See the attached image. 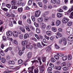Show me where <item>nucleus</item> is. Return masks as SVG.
Returning <instances> with one entry per match:
<instances>
[{
    "label": "nucleus",
    "mask_w": 73,
    "mask_h": 73,
    "mask_svg": "<svg viewBox=\"0 0 73 73\" xmlns=\"http://www.w3.org/2000/svg\"><path fill=\"white\" fill-rule=\"evenodd\" d=\"M18 62L19 64H22V63L23 62V60L21 59H20L18 60Z\"/></svg>",
    "instance_id": "46"
},
{
    "label": "nucleus",
    "mask_w": 73,
    "mask_h": 73,
    "mask_svg": "<svg viewBox=\"0 0 73 73\" xmlns=\"http://www.w3.org/2000/svg\"><path fill=\"white\" fill-rule=\"evenodd\" d=\"M56 61L54 58L52 57L51 60V61L53 63H54V62H56Z\"/></svg>",
    "instance_id": "30"
},
{
    "label": "nucleus",
    "mask_w": 73,
    "mask_h": 73,
    "mask_svg": "<svg viewBox=\"0 0 73 73\" xmlns=\"http://www.w3.org/2000/svg\"><path fill=\"white\" fill-rule=\"evenodd\" d=\"M23 9L22 7L19 8L18 9V11L19 13H21L23 12Z\"/></svg>",
    "instance_id": "10"
},
{
    "label": "nucleus",
    "mask_w": 73,
    "mask_h": 73,
    "mask_svg": "<svg viewBox=\"0 0 73 73\" xmlns=\"http://www.w3.org/2000/svg\"><path fill=\"white\" fill-rule=\"evenodd\" d=\"M72 38H73V36H69L68 38V41H72Z\"/></svg>",
    "instance_id": "15"
},
{
    "label": "nucleus",
    "mask_w": 73,
    "mask_h": 73,
    "mask_svg": "<svg viewBox=\"0 0 73 73\" xmlns=\"http://www.w3.org/2000/svg\"><path fill=\"white\" fill-rule=\"evenodd\" d=\"M63 42L64 45H66V44H67V42L66 41L67 40L65 38H64L63 39Z\"/></svg>",
    "instance_id": "19"
},
{
    "label": "nucleus",
    "mask_w": 73,
    "mask_h": 73,
    "mask_svg": "<svg viewBox=\"0 0 73 73\" xmlns=\"http://www.w3.org/2000/svg\"><path fill=\"white\" fill-rule=\"evenodd\" d=\"M62 60L63 61H66L67 60V56H64L62 57Z\"/></svg>",
    "instance_id": "32"
},
{
    "label": "nucleus",
    "mask_w": 73,
    "mask_h": 73,
    "mask_svg": "<svg viewBox=\"0 0 73 73\" xmlns=\"http://www.w3.org/2000/svg\"><path fill=\"white\" fill-rule=\"evenodd\" d=\"M37 46L39 48H41V44L40 43V42H38L37 43Z\"/></svg>",
    "instance_id": "45"
},
{
    "label": "nucleus",
    "mask_w": 73,
    "mask_h": 73,
    "mask_svg": "<svg viewBox=\"0 0 73 73\" xmlns=\"http://www.w3.org/2000/svg\"><path fill=\"white\" fill-rule=\"evenodd\" d=\"M6 34L8 36H11L12 35V32L11 31H8L6 32Z\"/></svg>",
    "instance_id": "8"
},
{
    "label": "nucleus",
    "mask_w": 73,
    "mask_h": 73,
    "mask_svg": "<svg viewBox=\"0 0 73 73\" xmlns=\"http://www.w3.org/2000/svg\"><path fill=\"white\" fill-rule=\"evenodd\" d=\"M25 28L27 31H31V30L29 28H28V27L27 26H26L25 27Z\"/></svg>",
    "instance_id": "61"
},
{
    "label": "nucleus",
    "mask_w": 73,
    "mask_h": 73,
    "mask_svg": "<svg viewBox=\"0 0 73 73\" xmlns=\"http://www.w3.org/2000/svg\"><path fill=\"white\" fill-rule=\"evenodd\" d=\"M35 69V66H33L31 67V68L30 67L28 68L29 70V73H33V70Z\"/></svg>",
    "instance_id": "3"
},
{
    "label": "nucleus",
    "mask_w": 73,
    "mask_h": 73,
    "mask_svg": "<svg viewBox=\"0 0 73 73\" xmlns=\"http://www.w3.org/2000/svg\"><path fill=\"white\" fill-rule=\"evenodd\" d=\"M64 70H67L68 68L67 67H64L63 68Z\"/></svg>",
    "instance_id": "60"
},
{
    "label": "nucleus",
    "mask_w": 73,
    "mask_h": 73,
    "mask_svg": "<svg viewBox=\"0 0 73 73\" xmlns=\"http://www.w3.org/2000/svg\"><path fill=\"white\" fill-rule=\"evenodd\" d=\"M52 30L53 31V32H56L57 31V30L56 29V28L55 27H52L51 28Z\"/></svg>",
    "instance_id": "41"
},
{
    "label": "nucleus",
    "mask_w": 73,
    "mask_h": 73,
    "mask_svg": "<svg viewBox=\"0 0 73 73\" xmlns=\"http://www.w3.org/2000/svg\"><path fill=\"white\" fill-rule=\"evenodd\" d=\"M41 14V11H40L38 10L36 11L35 14V16L36 17H39L40 15Z\"/></svg>",
    "instance_id": "2"
},
{
    "label": "nucleus",
    "mask_w": 73,
    "mask_h": 73,
    "mask_svg": "<svg viewBox=\"0 0 73 73\" xmlns=\"http://www.w3.org/2000/svg\"><path fill=\"white\" fill-rule=\"evenodd\" d=\"M17 4L18 5H22V3L21 1H17Z\"/></svg>",
    "instance_id": "27"
},
{
    "label": "nucleus",
    "mask_w": 73,
    "mask_h": 73,
    "mask_svg": "<svg viewBox=\"0 0 73 73\" xmlns=\"http://www.w3.org/2000/svg\"><path fill=\"white\" fill-rule=\"evenodd\" d=\"M62 41H63V39H60L59 40V44H61V42H62Z\"/></svg>",
    "instance_id": "59"
},
{
    "label": "nucleus",
    "mask_w": 73,
    "mask_h": 73,
    "mask_svg": "<svg viewBox=\"0 0 73 73\" xmlns=\"http://www.w3.org/2000/svg\"><path fill=\"white\" fill-rule=\"evenodd\" d=\"M54 58H55L56 60H58L59 59V56L57 55H55L54 56Z\"/></svg>",
    "instance_id": "56"
},
{
    "label": "nucleus",
    "mask_w": 73,
    "mask_h": 73,
    "mask_svg": "<svg viewBox=\"0 0 73 73\" xmlns=\"http://www.w3.org/2000/svg\"><path fill=\"white\" fill-rule=\"evenodd\" d=\"M11 4L13 6L15 5V0H13L11 1Z\"/></svg>",
    "instance_id": "26"
},
{
    "label": "nucleus",
    "mask_w": 73,
    "mask_h": 73,
    "mask_svg": "<svg viewBox=\"0 0 73 73\" xmlns=\"http://www.w3.org/2000/svg\"><path fill=\"white\" fill-rule=\"evenodd\" d=\"M3 41H6V37H5V36H3Z\"/></svg>",
    "instance_id": "63"
},
{
    "label": "nucleus",
    "mask_w": 73,
    "mask_h": 73,
    "mask_svg": "<svg viewBox=\"0 0 73 73\" xmlns=\"http://www.w3.org/2000/svg\"><path fill=\"white\" fill-rule=\"evenodd\" d=\"M73 11V6H72L71 7V8L68 11H67V13L68 14V13H69L71 12H72V11Z\"/></svg>",
    "instance_id": "12"
},
{
    "label": "nucleus",
    "mask_w": 73,
    "mask_h": 73,
    "mask_svg": "<svg viewBox=\"0 0 73 73\" xmlns=\"http://www.w3.org/2000/svg\"><path fill=\"white\" fill-rule=\"evenodd\" d=\"M56 3L57 4H60V0H56Z\"/></svg>",
    "instance_id": "64"
},
{
    "label": "nucleus",
    "mask_w": 73,
    "mask_h": 73,
    "mask_svg": "<svg viewBox=\"0 0 73 73\" xmlns=\"http://www.w3.org/2000/svg\"><path fill=\"white\" fill-rule=\"evenodd\" d=\"M31 62L32 63V65L34 64V63H35V65H36V63H38V61L37 60H34L33 61H31Z\"/></svg>",
    "instance_id": "11"
},
{
    "label": "nucleus",
    "mask_w": 73,
    "mask_h": 73,
    "mask_svg": "<svg viewBox=\"0 0 73 73\" xmlns=\"http://www.w3.org/2000/svg\"><path fill=\"white\" fill-rule=\"evenodd\" d=\"M25 9L26 10H29L30 9V8H29L28 6H26L25 8Z\"/></svg>",
    "instance_id": "51"
},
{
    "label": "nucleus",
    "mask_w": 73,
    "mask_h": 73,
    "mask_svg": "<svg viewBox=\"0 0 73 73\" xmlns=\"http://www.w3.org/2000/svg\"><path fill=\"white\" fill-rule=\"evenodd\" d=\"M42 60L43 62H46V58L44 57V56H43L42 57Z\"/></svg>",
    "instance_id": "24"
},
{
    "label": "nucleus",
    "mask_w": 73,
    "mask_h": 73,
    "mask_svg": "<svg viewBox=\"0 0 73 73\" xmlns=\"http://www.w3.org/2000/svg\"><path fill=\"white\" fill-rule=\"evenodd\" d=\"M32 3V0H29L28 2V5H31Z\"/></svg>",
    "instance_id": "31"
},
{
    "label": "nucleus",
    "mask_w": 73,
    "mask_h": 73,
    "mask_svg": "<svg viewBox=\"0 0 73 73\" xmlns=\"http://www.w3.org/2000/svg\"><path fill=\"white\" fill-rule=\"evenodd\" d=\"M27 43V42L26 40H23L22 41V44L23 45H25Z\"/></svg>",
    "instance_id": "36"
},
{
    "label": "nucleus",
    "mask_w": 73,
    "mask_h": 73,
    "mask_svg": "<svg viewBox=\"0 0 73 73\" xmlns=\"http://www.w3.org/2000/svg\"><path fill=\"white\" fill-rule=\"evenodd\" d=\"M69 19L67 18L64 17L62 19V22L63 23H67L69 21Z\"/></svg>",
    "instance_id": "5"
},
{
    "label": "nucleus",
    "mask_w": 73,
    "mask_h": 73,
    "mask_svg": "<svg viewBox=\"0 0 73 73\" xmlns=\"http://www.w3.org/2000/svg\"><path fill=\"white\" fill-rule=\"evenodd\" d=\"M1 61L2 63H5V59L3 58H1Z\"/></svg>",
    "instance_id": "33"
},
{
    "label": "nucleus",
    "mask_w": 73,
    "mask_h": 73,
    "mask_svg": "<svg viewBox=\"0 0 73 73\" xmlns=\"http://www.w3.org/2000/svg\"><path fill=\"white\" fill-rule=\"evenodd\" d=\"M31 19L33 21L35 22L36 21V18L34 16H32L31 17Z\"/></svg>",
    "instance_id": "23"
},
{
    "label": "nucleus",
    "mask_w": 73,
    "mask_h": 73,
    "mask_svg": "<svg viewBox=\"0 0 73 73\" xmlns=\"http://www.w3.org/2000/svg\"><path fill=\"white\" fill-rule=\"evenodd\" d=\"M1 8L3 10V11H8V9L5 8H3V6H2L1 7Z\"/></svg>",
    "instance_id": "29"
},
{
    "label": "nucleus",
    "mask_w": 73,
    "mask_h": 73,
    "mask_svg": "<svg viewBox=\"0 0 73 73\" xmlns=\"http://www.w3.org/2000/svg\"><path fill=\"white\" fill-rule=\"evenodd\" d=\"M43 21V19L42 17H40L38 19V22L40 23V22H42Z\"/></svg>",
    "instance_id": "9"
},
{
    "label": "nucleus",
    "mask_w": 73,
    "mask_h": 73,
    "mask_svg": "<svg viewBox=\"0 0 73 73\" xmlns=\"http://www.w3.org/2000/svg\"><path fill=\"white\" fill-rule=\"evenodd\" d=\"M47 71L48 72H50L52 70V68L50 67H49L47 69Z\"/></svg>",
    "instance_id": "42"
},
{
    "label": "nucleus",
    "mask_w": 73,
    "mask_h": 73,
    "mask_svg": "<svg viewBox=\"0 0 73 73\" xmlns=\"http://www.w3.org/2000/svg\"><path fill=\"white\" fill-rule=\"evenodd\" d=\"M57 55L59 56H60V57H62V56H64V54H62L58 53L57 54Z\"/></svg>",
    "instance_id": "53"
},
{
    "label": "nucleus",
    "mask_w": 73,
    "mask_h": 73,
    "mask_svg": "<svg viewBox=\"0 0 73 73\" xmlns=\"http://www.w3.org/2000/svg\"><path fill=\"white\" fill-rule=\"evenodd\" d=\"M41 24L42 25V29H44L46 27V26H45V24H44V23H41Z\"/></svg>",
    "instance_id": "18"
},
{
    "label": "nucleus",
    "mask_w": 73,
    "mask_h": 73,
    "mask_svg": "<svg viewBox=\"0 0 73 73\" xmlns=\"http://www.w3.org/2000/svg\"><path fill=\"white\" fill-rule=\"evenodd\" d=\"M9 64H12V65H14L15 64V62L13 61L9 60L8 62Z\"/></svg>",
    "instance_id": "16"
},
{
    "label": "nucleus",
    "mask_w": 73,
    "mask_h": 73,
    "mask_svg": "<svg viewBox=\"0 0 73 73\" xmlns=\"http://www.w3.org/2000/svg\"><path fill=\"white\" fill-rule=\"evenodd\" d=\"M0 54H1V55L2 56H4V53L3 51L1 49H0Z\"/></svg>",
    "instance_id": "22"
},
{
    "label": "nucleus",
    "mask_w": 73,
    "mask_h": 73,
    "mask_svg": "<svg viewBox=\"0 0 73 73\" xmlns=\"http://www.w3.org/2000/svg\"><path fill=\"white\" fill-rule=\"evenodd\" d=\"M29 37V35L28 34H26L24 35V38L25 39H26L27 38Z\"/></svg>",
    "instance_id": "25"
},
{
    "label": "nucleus",
    "mask_w": 73,
    "mask_h": 73,
    "mask_svg": "<svg viewBox=\"0 0 73 73\" xmlns=\"http://www.w3.org/2000/svg\"><path fill=\"white\" fill-rule=\"evenodd\" d=\"M6 6L8 8H10L11 7V5L10 4H7L6 5Z\"/></svg>",
    "instance_id": "49"
},
{
    "label": "nucleus",
    "mask_w": 73,
    "mask_h": 73,
    "mask_svg": "<svg viewBox=\"0 0 73 73\" xmlns=\"http://www.w3.org/2000/svg\"><path fill=\"white\" fill-rule=\"evenodd\" d=\"M62 13H58L57 14V17L59 18H60V17H62Z\"/></svg>",
    "instance_id": "20"
},
{
    "label": "nucleus",
    "mask_w": 73,
    "mask_h": 73,
    "mask_svg": "<svg viewBox=\"0 0 73 73\" xmlns=\"http://www.w3.org/2000/svg\"><path fill=\"white\" fill-rule=\"evenodd\" d=\"M44 65H45V64H43L42 66L39 67V70L42 72H43L45 70Z\"/></svg>",
    "instance_id": "1"
},
{
    "label": "nucleus",
    "mask_w": 73,
    "mask_h": 73,
    "mask_svg": "<svg viewBox=\"0 0 73 73\" xmlns=\"http://www.w3.org/2000/svg\"><path fill=\"white\" fill-rule=\"evenodd\" d=\"M70 19H73V11L71 13L70 15L69 16Z\"/></svg>",
    "instance_id": "44"
},
{
    "label": "nucleus",
    "mask_w": 73,
    "mask_h": 73,
    "mask_svg": "<svg viewBox=\"0 0 73 73\" xmlns=\"http://www.w3.org/2000/svg\"><path fill=\"white\" fill-rule=\"evenodd\" d=\"M49 13V12L48 11H47L45 12L43 14V16H45L46 15H48Z\"/></svg>",
    "instance_id": "17"
},
{
    "label": "nucleus",
    "mask_w": 73,
    "mask_h": 73,
    "mask_svg": "<svg viewBox=\"0 0 73 73\" xmlns=\"http://www.w3.org/2000/svg\"><path fill=\"white\" fill-rule=\"evenodd\" d=\"M67 34L68 35H71V28L70 27L68 28L66 30Z\"/></svg>",
    "instance_id": "4"
},
{
    "label": "nucleus",
    "mask_w": 73,
    "mask_h": 73,
    "mask_svg": "<svg viewBox=\"0 0 73 73\" xmlns=\"http://www.w3.org/2000/svg\"><path fill=\"white\" fill-rule=\"evenodd\" d=\"M46 34L48 36H51V32L49 31H47L46 32Z\"/></svg>",
    "instance_id": "14"
},
{
    "label": "nucleus",
    "mask_w": 73,
    "mask_h": 73,
    "mask_svg": "<svg viewBox=\"0 0 73 73\" xmlns=\"http://www.w3.org/2000/svg\"><path fill=\"white\" fill-rule=\"evenodd\" d=\"M57 36H58V37H61V34H60V33H57Z\"/></svg>",
    "instance_id": "48"
},
{
    "label": "nucleus",
    "mask_w": 73,
    "mask_h": 73,
    "mask_svg": "<svg viewBox=\"0 0 73 73\" xmlns=\"http://www.w3.org/2000/svg\"><path fill=\"white\" fill-rule=\"evenodd\" d=\"M13 35L15 37H17L18 36V33L16 31H13Z\"/></svg>",
    "instance_id": "7"
},
{
    "label": "nucleus",
    "mask_w": 73,
    "mask_h": 73,
    "mask_svg": "<svg viewBox=\"0 0 73 73\" xmlns=\"http://www.w3.org/2000/svg\"><path fill=\"white\" fill-rule=\"evenodd\" d=\"M32 55V52H29L28 53L27 55V57L29 59H31Z\"/></svg>",
    "instance_id": "6"
},
{
    "label": "nucleus",
    "mask_w": 73,
    "mask_h": 73,
    "mask_svg": "<svg viewBox=\"0 0 73 73\" xmlns=\"http://www.w3.org/2000/svg\"><path fill=\"white\" fill-rule=\"evenodd\" d=\"M68 60H72V55L70 54L68 56Z\"/></svg>",
    "instance_id": "40"
},
{
    "label": "nucleus",
    "mask_w": 73,
    "mask_h": 73,
    "mask_svg": "<svg viewBox=\"0 0 73 73\" xmlns=\"http://www.w3.org/2000/svg\"><path fill=\"white\" fill-rule=\"evenodd\" d=\"M27 22L29 24H31V19H27Z\"/></svg>",
    "instance_id": "50"
},
{
    "label": "nucleus",
    "mask_w": 73,
    "mask_h": 73,
    "mask_svg": "<svg viewBox=\"0 0 73 73\" xmlns=\"http://www.w3.org/2000/svg\"><path fill=\"white\" fill-rule=\"evenodd\" d=\"M46 50L47 52H49L51 50V47L50 46H48L46 48Z\"/></svg>",
    "instance_id": "13"
},
{
    "label": "nucleus",
    "mask_w": 73,
    "mask_h": 73,
    "mask_svg": "<svg viewBox=\"0 0 73 73\" xmlns=\"http://www.w3.org/2000/svg\"><path fill=\"white\" fill-rule=\"evenodd\" d=\"M19 38L21 40H22L23 38V35H21L19 36Z\"/></svg>",
    "instance_id": "54"
},
{
    "label": "nucleus",
    "mask_w": 73,
    "mask_h": 73,
    "mask_svg": "<svg viewBox=\"0 0 73 73\" xmlns=\"http://www.w3.org/2000/svg\"><path fill=\"white\" fill-rule=\"evenodd\" d=\"M34 24L36 27V28H37L39 27V24H36V23L35 22H34Z\"/></svg>",
    "instance_id": "47"
},
{
    "label": "nucleus",
    "mask_w": 73,
    "mask_h": 73,
    "mask_svg": "<svg viewBox=\"0 0 73 73\" xmlns=\"http://www.w3.org/2000/svg\"><path fill=\"white\" fill-rule=\"evenodd\" d=\"M62 9L64 11H66L68 9V7L66 6H64L63 7Z\"/></svg>",
    "instance_id": "37"
},
{
    "label": "nucleus",
    "mask_w": 73,
    "mask_h": 73,
    "mask_svg": "<svg viewBox=\"0 0 73 73\" xmlns=\"http://www.w3.org/2000/svg\"><path fill=\"white\" fill-rule=\"evenodd\" d=\"M20 30H21V31H22L23 32H25V29H24V28H23L22 27H20Z\"/></svg>",
    "instance_id": "38"
},
{
    "label": "nucleus",
    "mask_w": 73,
    "mask_h": 73,
    "mask_svg": "<svg viewBox=\"0 0 73 73\" xmlns=\"http://www.w3.org/2000/svg\"><path fill=\"white\" fill-rule=\"evenodd\" d=\"M5 46V45L4 44L2 43L1 44V48L2 49H4V47Z\"/></svg>",
    "instance_id": "62"
},
{
    "label": "nucleus",
    "mask_w": 73,
    "mask_h": 73,
    "mask_svg": "<svg viewBox=\"0 0 73 73\" xmlns=\"http://www.w3.org/2000/svg\"><path fill=\"white\" fill-rule=\"evenodd\" d=\"M73 23L72 21H69L67 23V25L69 27H70V26H71L72 25Z\"/></svg>",
    "instance_id": "28"
},
{
    "label": "nucleus",
    "mask_w": 73,
    "mask_h": 73,
    "mask_svg": "<svg viewBox=\"0 0 73 73\" xmlns=\"http://www.w3.org/2000/svg\"><path fill=\"white\" fill-rule=\"evenodd\" d=\"M36 32L37 33H40V30L39 29L36 28Z\"/></svg>",
    "instance_id": "55"
},
{
    "label": "nucleus",
    "mask_w": 73,
    "mask_h": 73,
    "mask_svg": "<svg viewBox=\"0 0 73 73\" xmlns=\"http://www.w3.org/2000/svg\"><path fill=\"white\" fill-rule=\"evenodd\" d=\"M34 73H38V68L34 69Z\"/></svg>",
    "instance_id": "34"
},
{
    "label": "nucleus",
    "mask_w": 73,
    "mask_h": 73,
    "mask_svg": "<svg viewBox=\"0 0 73 73\" xmlns=\"http://www.w3.org/2000/svg\"><path fill=\"white\" fill-rule=\"evenodd\" d=\"M61 66H58L56 67V69L58 70H61Z\"/></svg>",
    "instance_id": "39"
},
{
    "label": "nucleus",
    "mask_w": 73,
    "mask_h": 73,
    "mask_svg": "<svg viewBox=\"0 0 73 73\" xmlns=\"http://www.w3.org/2000/svg\"><path fill=\"white\" fill-rule=\"evenodd\" d=\"M66 62H65L62 63L61 64V66H65L66 65Z\"/></svg>",
    "instance_id": "43"
},
{
    "label": "nucleus",
    "mask_w": 73,
    "mask_h": 73,
    "mask_svg": "<svg viewBox=\"0 0 73 73\" xmlns=\"http://www.w3.org/2000/svg\"><path fill=\"white\" fill-rule=\"evenodd\" d=\"M56 24L57 26H58L61 24V21L59 20H57L56 22Z\"/></svg>",
    "instance_id": "21"
},
{
    "label": "nucleus",
    "mask_w": 73,
    "mask_h": 73,
    "mask_svg": "<svg viewBox=\"0 0 73 73\" xmlns=\"http://www.w3.org/2000/svg\"><path fill=\"white\" fill-rule=\"evenodd\" d=\"M18 53L20 55V56H21V55H22V54H23V53H22V51L20 50L19 51Z\"/></svg>",
    "instance_id": "57"
},
{
    "label": "nucleus",
    "mask_w": 73,
    "mask_h": 73,
    "mask_svg": "<svg viewBox=\"0 0 73 73\" xmlns=\"http://www.w3.org/2000/svg\"><path fill=\"white\" fill-rule=\"evenodd\" d=\"M56 0H51V2L53 4H56Z\"/></svg>",
    "instance_id": "58"
},
{
    "label": "nucleus",
    "mask_w": 73,
    "mask_h": 73,
    "mask_svg": "<svg viewBox=\"0 0 73 73\" xmlns=\"http://www.w3.org/2000/svg\"><path fill=\"white\" fill-rule=\"evenodd\" d=\"M38 4L40 7H43L42 6V3L41 2H38Z\"/></svg>",
    "instance_id": "35"
},
{
    "label": "nucleus",
    "mask_w": 73,
    "mask_h": 73,
    "mask_svg": "<svg viewBox=\"0 0 73 73\" xmlns=\"http://www.w3.org/2000/svg\"><path fill=\"white\" fill-rule=\"evenodd\" d=\"M12 8L13 9H17V7L16 6H12Z\"/></svg>",
    "instance_id": "52"
}]
</instances>
